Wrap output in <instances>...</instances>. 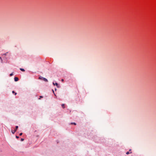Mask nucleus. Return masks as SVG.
<instances>
[{
	"mask_svg": "<svg viewBox=\"0 0 156 156\" xmlns=\"http://www.w3.org/2000/svg\"><path fill=\"white\" fill-rule=\"evenodd\" d=\"M13 73H11L10 74V76H12L13 75Z\"/></svg>",
	"mask_w": 156,
	"mask_h": 156,
	"instance_id": "9d476101",
	"label": "nucleus"
},
{
	"mask_svg": "<svg viewBox=\"0 0 156 156\" xmlns=\"http://www.w3.org/2000/svg\"><path fill=\"white\" fill-rule=\"evenodd\" d=\"M40 98H43V97H42V96H40Z\"/></svg>",
	"mask_w": 156,
	"mask_h": 156,
	"instance_id": "2eb2a0df",
	"label": "nucleus"
},
{
	"mask_svg": "<svg viewBox=\"0 0 156 156\" xmlns=\"http://www.w3.org/2000/svg\"><path fill=\"white\" fill-rule=\"evenodd\" d=\"M22 134H23L22 133H20V134L19 135H20V136H21V135H22Z\"/></svg>",
	"mask_w": 156,
	"mask_h": 156,
	"instance_id": "f8f14e48",
	"label": "nucleus"
},
{
	"mask_svg": "<svg viewBox=\"0 0 156 156\" xmlns=\"http://www.w3.org/2000/svg\"><path fill=\"white\" fill-rule=\"evenodd\" d=\"M63 81H64V80L63 79H62V81L63 82Z\"/></svg>",
	"mask_w": 156,
	"mask_h": 156,
	"instance_id": "4468645a",
	"label": "nucleus"
},
{
	"mask_svg": "<svg viewBox=\"0 0 156 156\" xmlns=\"http://www.w3.org/2000/svg\"><path fill=\"white\" fill-rule=\"evenodd\" d=\"M20 69L22 71H23V72H24L25 71V70L23 69H22V68H20Z\"/></svg>",
	"mask_w": 156,
	"mask_h": 156,
	"instance_id": "423d86ee",
	"label": "nucleus"
},
{
	"mask_svg": "<svg viewBox=\"0 0 156 156\" xmlns=\"http://www.w3.org/2000/svg\"><path fill=\"white\" fill-rule=\"evenodd\" d=\"M0 58L1 59V57H0Z\"/></svg>",
	"mask_w": 156,
	"mask_h": 156,
	"instance_id": "dca6fc26",
	"label": "nucleus"
},
{
	"mask_svg": "<svg viewBox=\"0 0 156 156\" xmlns=\"http://www.w3.org/2000/svg\"><path fill=\"white\" fill-rule=\"evenodd\" d=\"M43 80L44 81H46V82H48V80L46 79L45 78H43Z\"/></svg>",
	"mask_w": 156,
	"mask_h": 156,
	"instance_id": "7ed1b4c3",
	"label": "nucleus"
},
{
	"mask_svg": "<svg viewBox=\"0 0 156 156\" xmlns=\"http://www.w3.org/2000/svg\"><path fill=\"white\" fill-rule=\"evenodd\" d=\"M12 92V93L15 94V95H16V93H15L14 91H13Z\"/></svg>",
	"mask_w": 156,
	"mask_h": 156,
	"instance_id": "6e6552de",
	"label": "nucleus"
},
{
	"mask_svg": "<svg viewBox=\"0 0 156 156\" xmlns=\"http://www.w3.org/2000/svg\"><path fill=\"white\" fill-rule=\"evenodd\" d=\"M53 84L54 85H56L58 87V84L57 83H56L55 84L54 83H53Z\"/></svg>",
	"mask_w": 156,
	"mask_h": 156,
	"instance_id": "20e7f679",
	"label": "nucleus"
},
{
	"mask_svg": "<svg viewBox=\"0 0 156 156\" xmlns=\"http://www.w3.org/2000/svg\"><path fill=\"white\" fill-rule=\"evenodd\" d=\"M18 128V126H16V129H14V130H11L12 133L13 134H14L15 133V132L16 131V130Z\"/></svg>",
	"mask_w": 156,
	"mask_h": 156,
	"instance_id": "f257e3e1",
	"label": "nucleus"
},
{
	"mask_svg": "<svg viewBox=\"0 0 156 156\" xmlns=\"http://www.w3.org/2000/svg\"><path fill=\"white\" fill-rule=\"evenodd\" d=\"M131 153V151L130 152H129V151H128V152H127L126 153V154H129V153Z\"/></svg>",
	"mask_w": 156,
	"mask_h": 156,
	"instance_id": "0eeeda50",
	"label": "nucleus"
},
{
	"mask_svg": "<svg viewBox=\"0 0 156 156\" xmlns=\"http://www.w3.org/2000/svg\"><path fill=\"white\" fill-rule=\"evenodd\" d=\"M19 80V79L18 77H15L14 78V80L15 81H17L18 80Z\"/></svg>",
	"mask_w": 156,
	"mask_h": 156,
	"instance_id": "f03ea898",
	"label": "nucleus"
},
{
	"mask_svg": "<svg viewBox=\"0 0 156 156\" xmlns=\"http://www.w3.org/2000/svg\"><path fill=\"white\" fill-rule=\"evenodd\" d=\"M16 138L18 139L19 138V136H16Z\"/></svg>",
	"mask_w": 156,
	"mask_h": 156,
	"instance_id": "ddd939ff",
	"label": "nucleus"
},
{
	"mask_svg": "<svg viewBox=\"0 0 156 156\" xmlns=\"http://www.w3.org/2000/svg\"><path fill=\"white\" fill-rule=\"evenodd\" d=\"M62 107L63 108H65V105L64 104H63L62 105Z\"/></svg>",
	"mask_w": 156,
	"mask_h": 156,
	"instance_id": "39448f33",
	"label": "nucleus"
},
{
	"mask_svg": "<svg viewBox=\"0 0 156 156\" xmlns=\"http://www.w3.org/2000/svg\"><path fill=\"white\" fill-rule=\"evenodd\" d=\"M71 124H74V125H76V124L75 122H72L71 123Z\"/></svg>",
	"mask_w": 156,
	"mask_h": 156,
	"instance_id": "1a4fd4ad",
	"label": "nucleus"
},
{
	"mask_svg": "<svg viewBox=\"0 0 156 156\" xmlns=\"http://www.w3.org/2000/svg\"><path fill=\"white\" fill-rule=\"evenodd\" d=\"M24 140V139H23V138H22L21 140V141H23Z\"/></svg>",
	"mask_w": 156,
	"mask_h": 156,
	"instance_id": "9b49d317",
	"label": "nucleus"
}]
</instances>
